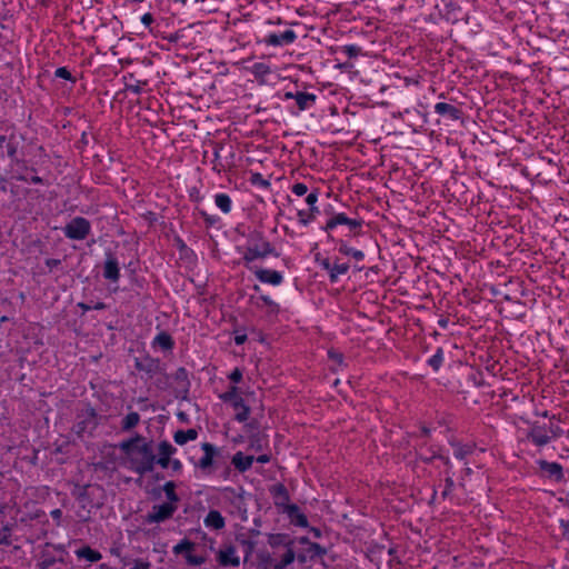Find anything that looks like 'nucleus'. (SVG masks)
Returning a JSON list of instances; mask_svg holds the SVG:
<instances>
[{"instance_id":"obj_1","label":"nucleus","mask_w":569,"mask_h":569,"mask_svg":"<svg viewBox=\"0 0 569 569\" xmlns=\"http://www.w3.org/2000/svg\"><path fill=\"white\" fill-rule=\"evenodd\" d=\"M269 256L279 258L280 252L266 238L262 231L257 229L250 231L247 236L246 251L242 256L244 267H249L256 260H262Z\"/></svg>"},{"instance_id":"obj_2","label":"nucleus","mask_w":569,"mask_h":569,"mask_svg":"<svg viewBox=\"0 0 569 569\" xmlns=\"http://www.w3.org/2000/svg\"><path fill=\"white\" fill-rule=\"evenodd\" d=\"M201 450L203 451V456L198 461L190 458V461L193 463L194 468L202 472V475L210 476L220 466L226 465L227 456L223 455L222 448L210 442H202Z\"/></svg>"},{"instance_id":"obj_3","label":"nucleus","mask_w":569,"mask_h":569,"mask_svg":"<svg viewBox=\"0 0 569 569\" xmlns=\"http://www.w3.org/2000/svg\"><path fill=\"white\" fill-rule=\"evenodd\" d=\"M139 457H131V470L138 473L140 477L136 480V482L141 486L142 476L152 472L154 470L156 465V455L153 452L152 441L146 442L144 440L140 443L139 448H137V453Z\"/></svg>"},{"instance_id":"obj_4","label":"nucleus","mask_w":569,"mask_h":569,"mask_svg":"<svg viewBox=\"0 0 569 569\" xmlns=\"http://www.w3.org/2000/svg\"><path fill=\"white\" fill-rule=\"evenodd\" d=\"M71 496L81 503L82 508H101L104 503V489L100 485H79L76 483L71 490Z\"/></svg>"},{"instance_id":"obj_5","label":"nucleus","mask_w":569,"mask_h":569,"mask_svg":"<svg viewBox=\"0 0 569 569\" xmlns=\"http://www.w3.org/2000/svg\"><path fill=\"white\" fill-rule=\"evenodd\" d=\"M102 417L97 410L90 403H87L84 408L77 413V422L72 430L79 438H83L84 435L92 437Z\"/></svg>"},{"instance_id":"obj_6","label":"nucleus","mask_w":569,"mask_h":569,"mask_svg":"<svg viewBox=\"0 0 569 569\" xmlns=\"http://www.w3.org/2000/svg\"><path fill=\"white\" fill-rule=\"evenodd\" d=\"M90 232L91 223L83 217H74L63 227V233L70 240H84Z\"/></svg>"},{"instance_id":"obj_7","label":"nucleus","mask_w":569,"mask_h":569,"mask_svg":"<svg viewBox=\"0 0 569 569\" xmlns=\"http://www.w3.org/2000/svg\"><path fill=\"white\" fill-rule=\"evenodd\" d=\"M166 379L171 377L177 386L173 388L174 398L181 401H189L191 381L189 371L184 367H179L171 376L166 375Z\"/></svg>"},{"instance_id":"obj_8","label":"nucleus","mask_w":569,"mask_h":569,"mask_svg":"<svg viewBox=\"0 0 569 569\" xmlns=\"http://www.w3.org/2000/svg\"><path fill=\"white\" fill-rule=\"evenodd\" d=\"M433 109L435 113L440 117L437 120L438 123L445 122L446 126H449L451 122L463 120L462 109L452 103L437 102Z\"/></svg>"},{"instance_id":"obj_9","label":"nucleus","mask_w":569,"mask_h":569,"mask_svg":"<svg viewBox=\"0 0 569 569\" xmlns=\"http://www.w3.org/2000/svg\"><path fill=\"white\" fill-rule=\"evenodd\" d=\"M197 543L184 538L180 540L176 546L172 548V552L174 555H182L186 559V562L189 566H201L206 562V557L193 555L192 551L196 549Z\"/></svg>"},{"instance_id":"obj_10","label":"nucleus","mask_w":569,"mask_h":569,"mask_svg":"<svg viewBox=\"0 0 569 569\" xmlns=\"http://www.w3.org/2000/svg\"><path fill=\"white\" fill-rule=\"evenodd\" d=\"M134 368L146 375V379H152L157 373H163V367L159 358H153L149 353L134 358Z\"/></svg>"},{"instance_id":"obj_11","label":"nucleus","mask_w":569,"mask_h":569,"mask_svg":"<svg viewBox=\"0 0 569 569\" xmlns=\"http://www.w3.org/2000/svg\"><path fill=\"white\" fill-rule=\"evenodd\" d=\"M178 506L173 503L163 502L161 505L152 506V510L147 513L144 521L147 523H160L171 519L177 511Z\"/></svg>"},{"instance_id":"obj_12","label":"nucleus","mask_w":569,"mask_h":569,"mask_svg":"<svg viewBox=\"0 0 569 569\" xmlns=\"http://www.w3.org/2000/svg\"><path fill=\"white\" fill-rule=\"evenodd\" d=\"M315 261L319 264L322 270L329 273V280L331 283H336L340 274H346L349 270L348 263H331L328 258H323L321 253L315 254Z\"/></svg>"},{"instance_id":"obj_13","label":"nucleus","mask_w":569,"mask_h":569,"mask_svg":"<svg viewBox=\"0 0 569 569\" xmlns=\"http://www.w3.org/2000/svg\"><path fill=\"white\" fill-rule=\"evenodd\" d=\"M249 271H251L254 277L262 283L271 284V286H280L283 281V276L278 270L266 269L256 264L250 263L249 267H246Z\"/></svg>"},{"instance_id":"obj_14","label":"nucleus","mask_w":569,"mask_h":569,"mask_svg":"<svg viewBox=\"0 0 569 569\" xmlns=\"http://www.w3.org/2000/svg\"><path fill=\"white\" fill-rule=\"evenodd\" d=\"M216 561L222 568H237L240 566V558L233 545H222L216 553Z\"/></svg>"},{"instance_id":"obj_15","label":"nucleus","mask_w":569,"mask_h":569,"mask_svg":"<svg viewBox=\"0 0 569 569\" xmlns=\"http://www.w3.org/2000/svg\"><path fill=\"white\" fill-rule=\"evenodd\" d=\"M103 278L111 282H118L120 279L119 261L111 250L106 251V260L103 263Z\"/></svg>"},{"instance_id":"obj_16","label":"nucleus","mask_w":569,"mask_h":569,"mask_svg":"<svg viewBox=\"0 0 569 569\" xmlns=\"http://www.w3.org/2000/svg\"><path fill=\"white\" fill-rule=\"evenodd\" d=\"M297 560L300 563H306L308 561H313L317 558H321L327 553V549L319 543H309L308 547H303L300 549L296 548Z\"/></svg>"},{"instance_id":"obj_17","label":"nucleus","mask_w":569,"mask_h":569,"mask_svg":"<svg viewBox=\"0 0 569 569\" xmlns=\"http://www.w3.org/2000/svg\"><path fill=\"white\" fill-rule=\"evenodd\" d=\"M269 492L273 498L274 506L282 512L286 510V506H290V495L287 487L278 482L269 488Z\"/></svg>"},{"instance_id":"obj_18","label":"nucleus","mask_w":569,"mask_h":569,"mask_svg":"<svg viewBox=\"0 0 569 569\" xmlns=\"http://www.w3.org/2000/svg\"><path fill=\"white\" fill-rule=\"evenodd\" d=\"M296 39V32L289 29L281 33H270L262 40V42L267 46L282 47L295 42Z\"/></svg>"},{"instance_id":"obj_19","label":"nucleus","mask_w":569,"mask_h":569,"mask_svg":"<svg viewBox=\"0 0 569 569\" xmlns=\"http://www.w3.org/2000/svg\"><path fill=\"white\" fill-rule=\"evenodd\" d=\"M20 140H23L22 136L17 137L14 133H11L8 137V141H7V143L4 146V148H6L7 156L11 160V164H23V168L27 169L26 160L24 159H20L18 157V150H19Z\"/></svg>"},{"instance_id":"obj_20","label":"nucleus","mask_w":569,"mask_h":569,"mask_svg":"<svg viewBox=\"0 0 569 569\" xmlns=\"http://www.w3.org/2000/svg\"><path fill=\"white\" fill-rule=\"evenodd\" d=\"M527 439L538 447H543L550 442L551 438L547 435L546 426H540L538 422H533L527 433Z\"/></svg>"},{"instance_id":"obj_21","label":"nucleus","mask_w":569,"mask_h":569,"mask_svg":"<svg viewBox=\"0 0 569 569\" xmlns=\"http://www.w3.org/2000/svg\"><path fill=\"white\" fill-rule=\"evenodd\" d=\"M282 512L287 515L291 525L301 528L309 527L308 518L303 512H301V509L298 505L292 503L290 506H286V510Z\"/></svg>"},{"instance_id":"obj_22","label":"nucleus","mask_w":569,"mask_h":569,"mask_svg":"<svg viewBox=\"0 0 569 569\" xmlns=\"http://www.w3.org/2000/svg\"><path fill=\"white\" fill-rule=\"evenodd\" d=\"M540 470L548 473L550 479H553L557 482L563 480V469L562 466L558 462H549L547 460H538L537 461Z\"/></svg>"},{"instance_id":"obj_23","label":"nucleus","mask_w":569,"mask_h":569,"mask_svg":"<svg viewBox=\"0 0 569 569\" xmlns=\"http://www.w3.org/2000/svg\"><path fill=\"white\" fill-rule=\"evenodd\" d=\"M219 398L223 402L229 403L236 410H238L240 406L244 405V400L240 396V388L234 385H231L226 392L219 396Z\"/></svg>"},{"instance_id":"obj_24","label":"nucleus","mask_w":569,"mask_h":569,"mask_svg":"<svg viewBox=\"0 0 569 569\" xmlns=\"http://www.w3.org/2000/svg\"><path fill=\"white\" fill-rule=\"evenodd\" d=\"M348 219L349 218L346 213H332V216L327 220L326 224L321 227V230L327 232L329 241H336L335 237L331 234V230H333L337 226L346 224Z\"/></svg>"},{"instance_id":"obj_25","label":"nucleus","mask_w":569,"mask_h":569,"mask_svg":"<svg viewBox=\"0 0 569 569\" xmlns=\"http://www.w3.org/2000/svg\"><path fill=\"white\" fill-rule=\"evenodd\" d=\"M253 461V456H246L242 451L236 452L231 459L234 469L241 473L248 471L252 467Z\"/></svg>"},{"instance_id":"obj_26","label":"nucleus","mask_w":569,"mask_h":569,"mask_svg":"<svg viewBox=\"0 0 569 569\" xmlns=\"http://www.w3.org/2000/svg\"><path fill=\"white\" fill-rule=\"evenodd\" d=\"M268 543L271 548L284 547L288 549L289 547H296V539L291 538L288 533H271L269 535Z\"/></svg>"},{"instance_id":"obj_27","label":"nucleus","mask_w":569,"mask_h":569,"mask_svg":"<svg viewBox=\"0 0 569 569\" xmlns=\"http://www.w3.org/2000/svg\"><path fill=\"white\" fill-rule=\"evenodd\" d=\"M203 522L206 527L211 528L213 530H221L226 527V520L222 517L221 512L214 509L208 512Z\"/></svg>"},{"instance_id":"obj_28","label":"nucleus","mask_w":569,"mask_h":569,"mask_svg":"<svg viewBox=\"0 0 569 569\" xmlns=\"http://www.w3.org/2000/svg\"><path fill=\"white\" fill-rule=\"evenodd\" d=\"M316 100L317 96L313 93L297 91L295 93V101L298 108L297 112L307 110L316 102Z\"/></svg>"},{"instance_id":"obj_29","label":"nucleus","mask_w":569,"mask_h":569,"mask_svg":"<svg viewBox=\"0 0 569 569\" xmlns=\"http://www.w3.org/2000/svg\"><path fill=\"white\" fill-rule=\"evenodd\" d=\"M144 440V437L137 433L134 437L123 440L119 445V449L128 456L134 457L137 453V448H139L140 443Z\"/></svg>"},{"instance_id":"obj_30","label":"nucleus","mask_w":569,"mask_h":569,"mask_svg":"<svg viewBox=\"0 0 569 569\" xmlns=\"http://www.w3.org/2000/svg\"><path fill=\"white\" fill-rule=\"evenodd\" d=\"M152 346L170 351L174 348V340L168 332L161 331L153 338Z\"/></svg>"},{"instance_id":"obj_31","label":"nucleus","mask_w":569,"mask_h":569,"mask_svg":"<svg viewBox=\"0 0 569 569\" xmlns=\"http://www.w3.org/2000/svg\"><path fill=\"white\" fill-rule=\"evenodd\" d=\"M198 438V431L193 428L188 430H177L173 435V440L177 445L183 446L188 441H193Z\"/></svg>"},{"instance_id":"obj_32","label":"nucleus","mask_w":569,"mask_h":569,"mask_svg":"<svg viewBox=\"0 0 569 569\" xmlns=\"http://www.w3.org/2000/svg\"><path fill=\"white\" fill-rule=\"evenodd\" d=\"M76 555L79 559H86L89 562H97L102 558V555L98 550L92 549L89 546H83L82 548H79L76 551Z\"/></svg>"},{"instance_id":"obj_33","label":"nucleus","mask_w":569,"mask_h":569,"mask_svg":"<svg viewBox=\"0 0 569 569\" xmlns=\"http://www.w3.org/2000/svg\"><path fill=\"white\" fill-rule=\"evenodd\" d=\"M268 440L263 432H253L249 435V448L256 451H262L267 447Z\"/></svg>"},{"instance_id":"obj_34","label":"nucleus","mask_w":569,"mask_h":569,"mask_svg":"<svg viewBox=\"0 0 569 569\" xmlns=\"http://www.w3.org/2000/svg\"><path fill=\"white\" fill-rule=\"evenodd\" d=\"M337 243L339 244L338 251L341 254L350 256L357 261H361L365 259V253L361 250H357L352 247H349L345 240L340 239L337 241Z\"/></svg>"},{"instance_id":"obj_35","label":"nucleus","mask_w":569,"mask_h":569,"mask_svg":"<svg viewBox=\"0 0 569 569\" xmlns=\"http://www.w3.org/2000/svg\"><path fill=\"white\" fill-rule=\"evenodd\" d=\"M295 559H297L296 547H289L281 556V559L273 563V569H284L287 566L291 565Z\"/></svg>"},{"instance_id":"obj_36","label":"nucleus","mask_w":569,"mask_h":569,"mask_svg":"<svg viewBox=\"0 0 569 569\" xmlns=\"http://www.w3.org/2000/svg\"><path fill=\"white\" fill-rule=\"evenodd\" d=\"M251 72L260 84L266 83L264 77L271 73V68L263 62H256L251 67Z\"/></svg>"},{"instance_id":"obj_37","label":"nucleus","mask_w":569,"mask_h":569,"mask_svg":"<svg viewBox=\"0 0 569 569\" xmlns=\"http://www.w3.org/2000/svg\"><path fill=\"white\" fill-rule=\"evenodd\" d=\"M176 482L174 481H167L163 486V492L166 493L167 502L173 503V506H178V502L180 501V497L176 492Z\"/></svg>"},{"instance_id":"obj_38","label":"nucleus","mask_w":569,"mask_h":569,"mask_svg":"<svg viewBox=\"0 0 569 569\" xmlns=\"http://www.w3.org/2000/svg\"><path fill=\"white\" fill-rule=\"evenodd\" d=\"M140 421V415L136 411L129 412L121 420V429L122 431H130L133 429Z\"/></svg>"},{"instance_id":"obj_39","label":"nucleus","mask_w":569,"mask_h":569,"mask_svg":"<svg viewBox=\"0 0 569 569\" xmlns=\"http://www.w3.org/2000/svg\"><path fill=\"white\" fill-rule=\"evenodd\" d=\"M216 206L223 212L229 213L231 211V199L227 193H218L214 196Z\"/></svg>"},{"instance_id":"obj_40","label":"nucleus","mask_w":569,"mask_h":569,"mask_svg":"<svg viewBox=\"0 0 569 569\" xmlns=\"http://www.w3.org/2000/svg\"><path fill=\"white\" fill-rule=\"evenodd\" d=\"M14 528V523L7 522L3 525V527L0 530V545L1 546H10L12 543L11 541V535L12 530Z\"/></svg>"},{"instance_id":"obj_41","label":"nucleus","mask_w":569,"mask_h":569,"mask_svg":"<svg viewBox=\"0 0 569 569\" xmlns=\"http://www.w3.org/2000/svg\"><path fill=\"white\" fill-rule=\"evenodd\" d=\"M443 362V349L441 347L437 348L436 353L429 358L428 365L432 368L433 371H438Z\"/></svg>"},{"instance_id":"obj_42","label":"nucleus","mask_w":569,"mask_h":569,"mask_svg":"<svg viewBox=\"0 0 569 569\" xmlns=\"http://www.w3.org/2000/svg\"><path fill=\"white\" fill-rule=\"evenodd\" d=\"M451 445L455 447L453 456L455 458L462 460L468 455L472 453V447L468 445H460L451 442Z\"/></svg>"},{"instance_id":"obj_43","label":"nucleus","mask_w":569,"mask_h":569,"mask_svg":"<svg viewBox=\"0 0 569 569\" xmlns=\"http://www.w3.org/2000/svg\"><path fill=\"white\" fill-rule=\"evenodd\" d=\"M259 300L263 302L264 306L268 307V315L277 316L280 312V306L273 301L269 296L261 295Z\"/></svg>"},{"instance_id":"obj_44","label":"nucleus","mask_w":569,"mask_h":569,"mask_svg":"<svg viewBox=\"0 0 569 569\" xmlns=\"http://www.w3.org/2000/svg\"><path fill=\"white\" fill-rule=\"evenodd\" d=\"M237 541H239L242 545V547H243L244 562H247L249 556L253 552V549L256 547V542L252 541V540H248V539L243 538L242 535L237 536Z\"/></svg>"},{"instance_id":"obj_45","label":"nucleus","mask_w":569,"mask_h":569,"mask_svg":"<svg viewBox=\"0 0 569 569\" xmlns=\"http://www.w3.org/2000/svg\"><path fill=\"white\" fill-rule=\"evenodd\" d=\"M177 448L173 447L169 441L163 440L158 445L159 456L171 458L173 453H176Z\"/></svg>"},{"instance_id":"obj_46","label":"nucleus","mask_w":569,"mask_h":569,"mask_svg":"<svg viewBox=\"0 0 569 569\" xmlns=\"http://www.w3.org/2000/svg\"><path fill=\"white\" fill-rule=\"evenodd\" d=\"M320 212H313L311 211V207L309 208V212H306L305 210H299L298 211V218H299V222L302 224V226H308L310 222H312L316 217L319 214Z\"/></svg>"},{"instance_id":"obj_47","label":"nucleus","mask_w":569,"mask_h":569,"mask_svg":"<svg viewBox=\"0 0 569 569\" xmlns=\"http://www.w3.org/2000/svg\"><path fill=\"white\" fill-rule=\"evenodd\" d=\"M249 181L251 182V184L259 186L264 189H268L271 186L270 181L268 179H264L262 174L259 172L251 173Z\"/></svg>"},{"instance_id":"obj_48","label":"nucleus","mask_w":569,"mask_h":569,"mask_svg":"<svg viewBox=\"0 0 569 569\" xmlns=\"http://www.w3.org/2000/svg\"><path fill=\"white\" fill-rule=\"evenodd\" d=\"M259 563L258 568L261 569L263 566H267V568L270 569V567L273 568V563L277 562V560L269 553V552H260L258 555Z\"/></svg>"},{"instance_id":"obj_49","label":"nucleus","mask_w":569,"mask_h":569,"mask_svg":"<svg viewBox=\"0 0 569 569\" xmlns=\"http://www.w3.org/2000/svg\"><path fill=\"white\" fill-rule=\"evenodd\" d=\"M341 51L348 57V58H357L361 54L362 49L359 46L356 44H347L341 48Z\"/></svg>"},{"instance_id":"obj_50","label":"nucleus","mask_w":569,"mask_h":569,"mask_svg":"<svg viewBox=\"0 0 569 569\" xmlns=\"http://www.w3.org/2000/svg\"><path fill=\"white\" fill-rule=\"evenodd\" d=\"M348 226L350 232H352L353 236H357L360 233V230L363 226L362 219H348V222L346 223Z\"/></svg>"},{"instance_id":"obj_51","label":"nucleus","mask_w":569,"mask_h":569,"mask_svg":"<svg viewBox=\"0 0 569 569\" xmlns=\"http://www.w3.org/2000/svg\"><path fill=\"white\" fill-rule=\"evenodd\" d=\"M239 410L240 411H238L236 413L234 419L238 422H246L249 419V416L251 412L250 407L244 403V405L240 406Z\"/></svg>"},{"instance_id":"obj_52","label":"nucleus","mask_w":569,"mask_h":569,"mask_svg":"<svg viewBox=\"0 0 569 569\" xmlns=\"http://www.w3.org/2000/svg\"><path fill=\"white\" fill-rule=\"evenodd\" d=\"M317 201H318V189L313 190L306 197V202L309 206V208L311 207L312 213L320 212L319 208L316 206Z\"/></svg>"},{"instance_id":"obj_53","label":"nucleus","mask_w":569,"mask_h":569,"mask_svg":"<svg viewBox=\"0 0 569 569\" xmlns=\"http://www.w3.org/2000/svg\"><path fill=\"white\" fill-rule=\"evenodd\" d=\"M54 76L57 78H61V79H64V80H68L71 82H76V78L72 77L71 72L66 67H59L56 70Z\"/></svg>"},{"instance_id":"obj_54","label":"nucleus","mask_w":569,"mask_h":569,"mask_svg":"<svg viewBox=\"0 0 569 569\" xmlns=\"http://www.w3.org/2000/svg\"><path fill=\"white\" fill-rule=\"evenodd\" d=\"M248 337L244 329H236L234 330V343L237 346H241L247 341Z\"/></svg>"},{"instance_id":"obj_55","label":"nucleus","mask_w":569,"mask_h":569,"mask_svg":"<svg viewBox=\"0 0 569 569\" xmlns=\"http://www.w3.org/2000/svg\"><path fill=\"white\" fill-rule=\"evenodd\" d=\"M328 357L330 360L335 361L336 363H338L339 366L343 365V355L335 349H330L328 351Z\"/></svg>"},{"instance_id":"obj_56","label":"nucleus","mask_w":569,"mask_h":569,"mask_svg":"<svg viewBox=\"0 0 569 569\" xmlns=\"http://www.w3.org/2000/svg\"><path fill=\"white\" fill-rule=\"evenodd\" d=\"M260 423L257 419H252L250 420L249 422H247L244 425V430L246 432H248L249 435L253 433V432H260Z\"/></svg>"},{"instance_id":"obj_57","label":"nucleus","mask_w":569,"mask_h":569,"mask_svg":"<svg viewBox=\"0 0 569 569\" xmlns=\"http://www.w3.org/2000/svg\"><path fill=\"white\" fill-rule=\"evenodd\" d=\"M453 487H455L453 479L451 477H447L445 479V489L441 493L442 498H447L451 493Z\"/></svg>"},{"instance_id":"obj_58","label":"nucleus","mask_w":569,"mask_h":569,"mask_svg":"<svg viewBox=\"0 0 569 569\" xmlns=\"http://www.w3.org/2000/svg\"><path fill=\"white\" fill-rule=\"evenodd\" d=\"M242 377H243V373H242V370L239 369L238 367L234 368L230 375L228 376V378L230 379L231 382L233 383H239L241 382L242 380Z\"/></svg>"},{"instance_id":"obj_59","label":"nucleus","mask_w":569,"mask_h":569,"mask_svg":"<svg viewBox=\"0 0 569 569\" xmlns=\"http://www.w3.org/2000/svg\"><path fill=\"white\" fill-rule=\"evenodd\" d=\"M17 180L19 181H26V182H30V183H33V184H43V179L39 176H32L30 179L22 176V174H19L16 177Z\"/></svg>"},{"instance_id":"obj_60","label":"nucleus","mask_w":569,"mask_h":569,"mask_svg":"<svg viewBox=\"0 0 569 569\" xmlns=\"http://www.w3.org/2000/svg\"><path fill=\"white\" fill-rule=\"evenodd\" d=\"M291 190L295 194L301 197L308 192V187L302 182H298L292 186Z\"/></svg>"},{"instance_id":"obj_61","label":"nucleus","mask_w":569,"mask_h":569,"mask_svg":"<svg viewBox=\"0 0 569 569\" xmlns=\"http://www.w3.org/2000/svg\"><path fill=\"white\" fill-rule=\"evenodd\" d=\"M60 562H63V559H59ZM58 562V559L54 557H46L42 561H40L41 566H43L44 569H51L53 566Z\"/></svg>"},{"instance_id":"obj_62","label":"nucleus","mask_w":569,"mask_h":569,"mask_svg":"<svg viewBox=\"0 0 569 569\" xmlns=\"http://www.w3.org/2000/svg\"><path fill=\"white\" fill-rule=\"evenodd\" d=\"M469 379L478 387H481L485 385L483 376L481 372H472L469 376Z\"/></svg>"},{"instance_id":"obj_63","label":"nucleus","mask_w":569,"mask_h":569,"mask_svg":"<svg viewBox=\"0 0 569 569\" xmlns=\"http://www.w3.org/2000/svg\"><path fill=\"white\" fill-rule=\"evenodd\" d=\"M154 22V18L150 12L144 13L141 17V23L151 31V26Z\"/></svg>"},{"instance_id":"obj_64","label":"nucleus","mask_w":569,"mask_h":569,"mask_svg":"<svg viewBox=\"0 0 569 569\" xmlns=\"http://www.w3.org/2000/svg\"><path fill=\"white\" fill-rule=\"evenodd\" d=\"M151 563L149 561H144L142 559H136L133 567L130 569H150Z\"/></svg>"}]
</instances>
